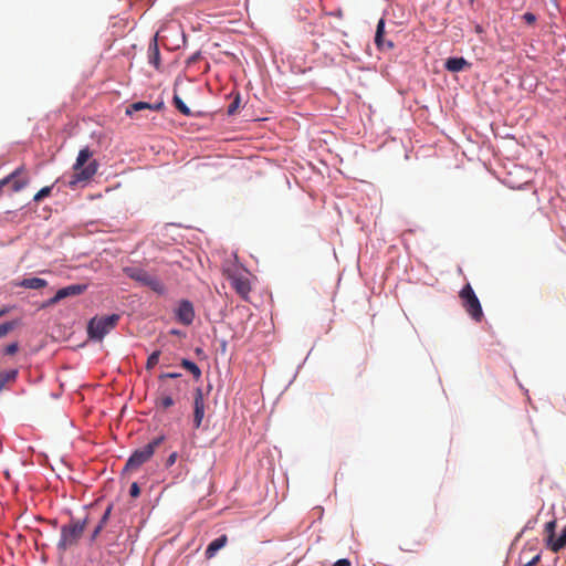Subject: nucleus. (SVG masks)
<instances>
[{
	"label": "nucleus",
	"mask_w": 566,
	"mask_h": 566,
	"mask_svg": "<svg viewBox=\"0 0 566 566\" xmlns=\"http://www.w3.org/2000/svg\"><path fill=\"white\" fill-rule=\"evenodd\" d=\"M87 522L88 520L85 517L84 520H71L70 523L62 525L57 549L65 552L75 546L83 536Z\"/></svg>",
	"instance_id": "nucleus-1"
},
{
	"label": "nucleus",
	"mask_w": 566,
	"mask_h": 566,
	"mask_svg": "<svg viewBox=\"0 0 566 566\" xmlns=\"http://www.w3.org/2000/svg\"><path fill=\"white\" fill-rule=\"evenodd\" d=\"M93 156V153L88 147H84L80 150L76 161L73 165V180L70 181V185H75L81 181H87L94 177L97 172L98 164L93 160L90 161L86 166H84L90 158Z\"/></svg>",
	"instance_id": "nucleus-2"
},
{
	"label": "nucleus",
	"mask_w": 566,
	"mask_h": 566,
	"mask_svg": "<svg viewBox=\"0 0 566 566\" xmlns=\"http://www.w3.org/2000/svg\"><path fill=\"white\" fill-rule=\"evenodd\" d=\"M165 437L159 436L151 440L146 446L135 450L133 454L128 458L125 470L126 471H136L138 470L144 463L150 460V458L154 455L155 450L164 442Z\"/></svg>",
	"instance_id": "nucleus-3"
},
{
	"label": "nucleus",
	"mask_w": 566,
	"mask_h": 566,
	"mask_svg": "<svg viewBox=\"0 0 566 566\" xmlns=\"http://www.w3.org/2000/svg\"><path fill=\"white\" fill-rule=\"evenodd\" d=\"M119 318L118 314L93 317L87 325V334L90 338L102 340L105 335L116 327Z\"/></svg>",
	"instance_id": "nucleus-4"
},
{
	"label": "nucleus",
	"mask_w": 566,
	"mask_h": 566,
	"mask_svg": "<svg viewBox=\"0 0 566 566\" xmlns=\"http://www.w3.org/2000/svg\"><path fill=\"white\" fill-rule=\"evenodd\" d=\"M124 273L132 280L157 293H164L165 286L156 276L149 274L146 270L136 266L124 268Z\"/></svg>",
	"instance_id": "nucleus-5"
},
{
	"label": "nucleus",
	"mask_w": 566,
	"mask_h": 566,
	"mask_svg": "<svg viewBox=\"0 0 566 566\" xmlns=\"http://www.w3.org/2000/svg\"><path fill=\"white\" fill-rule=\"evenodd\" d=\"M460 298L462 300V306L465 312L470 315V317L475 322H481L483 318V311L481 303L475 295L472 286L468 283L460 291Z\"/></svg>",
	"instance_id": "nucleus-6"
},
{
	"label": "nucleus",
	"mask_w": 566,
	"mask_h": 566,
	"mask_svg": "<svg viewBox=\"0 0 566 566\" xmlns=\"http://www.w3.org/2000/svg\"><path fill=\"white\" fill-rule=\"evenodd\" d=\"M87 289V285L85 284H72L65 287L60 289L53 297L46 301L44 306H53L60 301L83 294Z\"/></svg>",
	"instance_id": "nucleus-7"
},
{
	"label": "nucleus",
	"mask_w": 566,
	"mask_h": 566,
	"mask_svg": "<svg viewBox=\"0 0 566 566\" xmlns=\"http://www.w3.org/2000/svg\"><path fill=\"white\" fill-rule=\"evenodd\" d=\"M205 396L203 391L200 387L195 389L193 392V427L199 429L201 427L202 420L205 418Z\"/></svg>",
	"instance_id": "nucleus-8"
},
{
	"label": "nucleus",
	"mask_w": 566,
	"mask_h": 566,
	"mask_svg": "<svg viewBox=\"0 0 566 566\" xmlns=\"http://www.w3.org/2000/svg\"><path fill=\"white\" fill-rule=\"evenodd\" d=\"M229 280L231 286L235 290V292L244 300H248L249 293L251 291L250 281L245 274L242 273H231L229 274Z\"/></svg>",
	"instance_id": "nucleus-9"
},
{
	"label": "nucleus",
	"mask_w": 566,
	"mask_h": 566,
	"mask_svg": "<svg viewBox=\"0 0 566 566\" xmlns=\"http://www.w3.org/2000/svg\"><path fill=\"white\" fill-rule=\"evenodd\" d=\"M4 179H8V185H11V189L14 192L22 190L28 186L30 178L24 169V167H19L10 175H8Z\"/></svg>",
	"instance_id": "nucleus-10"
},
{
	"label": "nucleus",
	"mask_w": 566,
	"mask_h": 566,
	"mask_svg": "<svg viewBox=\"0 0 566 566\" xmlns=\"http://www.w3.org/2000/svg\"><path fill=\"white\" fill-rule=\"evenodd\" d=\"M180 382L176 384L172 388H169L166 385H160V394L156 400L157 406L163 409H168L175 405V400L172 398V391L179 392L181 390Z\"/></svg>",
	"instance_id": "nucleus-11"
},
{
	"label": "nucleus",
	"mask_w": 566,
	"mask_h": 566,
	"mask_svg": "<svg viewBox=\"0 0 566 566\" xmlns=\"http://www.w3.org/2000/svg\"><path fill=\"white\" fill-rule=\"evenodd\" d=\"M177 319L182 325H190L195 318V308L191 302L184 300L176 310Z\"/></svg>",
	"instance_id": "nucleus-12"
},
{
	"label": "nucleus",
	"mask_w": 566,
	"mask_h": 566,
	"mask_svg": "<svg viewBox=\"0 0 566 566\" xmlns=\"http://www.w3.org/2000/svg\"><path fill=\"white\" fill-rule=\"evenodd\" d=\"M147 57H148V63L151 64L157 71L161 70V60H160V51H159L157 34H155L151 38V40L148 44Z\"/></svg>",
	"instance_id": "nucleus-13"
},
{
	"label": "nucleus",
	"mask_w": 566,
	"mask_h": 566,
	"mask_svg": "<svg viewBox=\"0 0 566 566\" xmlns=\"http://www.w3.org/2000/svg\"><path fill=\"white\" fill-rule=\"evenodd\" d=\"M228 543V536L226 534L220 537L213 539L207 547L205 555L208 559L214 557V555L223 548Z\"/></svg>",
	"instance_id": "nucleus-14"
},
{
	"label": "nucleus",
	"mask_w": 566,
	"mask_h": 566,
	"mask_svg": "<svg viewBox=\"0 0 566 566\" xmlns=\"http://www.w3.org/2000/svg\"><path fill=\"white\" fill-rule=\"evenodd\" d=\"M444 66L449 72H461L470 67L471 64L464 57H450L446 61Z\"/></svg>",
	"instance_id": "nucleus-15"
},
{
	"label": "nucleus",
	"mask_w": 566,
	"mask_h": 566,
	"mask_svg": "<svg viewBox=\"0 0 566 566\" xmlns=\"http://www.w3.org/2000/svg\"><path fill=\"white\" fill-rule=\"evenodd\" d=\"M163 106H164V103H158V104L151 105L146 102H135L126 108V114L132 115L134 112H139L143 109L158 111V109H161Z\"/></svg>",
	"instance_id": "nucleus-16"
},
{
	"label": "nucleus",
	"mask_w": 566,
	"mask_h": 566,
	"mask_svg": "<svg viewBox=\"0 0 566 566\" xmlns=\"http://www.w3.org/2000/svg\"><path fill=\"white\" fill-rule=\"evenodd\" d=\"M112 510H113V505L109 504L104 514L102 515L98 524L96 525V527L94 528L92 535H91V541L94 542L97 536L101 534V532L103 531V528L105 527V525L107 524L109 517H111V513H112Z\"/></svg>",
	"instance_id": "nucleus-17"
},
{
	"label": "nucleus",
	"mask_w": 566,
	"mask_h": 566,
	"mask_svg": "<svg viewBox=\"0 0 566 566\" xmlns=\"http://www.w3.org/2000/svg\"><path fill=\"white\" fill-rule=\"evenodd\" d=\"M18 285L24 289L39 290L45 287L48 282L40 277H29L23 279Z\"/></svg>",
	"instance_id": "nucleus-18"
},
{
	"label": "nucleus",
	"mask_w": 566,
	"mask_h": 566,
	"mask_svg": "<svg viewBox=\"0 0 566 566\" xmlns=\"http://www.w3.org/2000/svg\"><path fill=\"white\" fill-rule=\"evenodd\" d=\"M548 546L554 553L563 549L566 546V532L563 530L562 534L556 539H554L553 535H549Z\"/></svg>",
	"instance_id": "nucleus-19"
},
{
	"label": "nucleus",
	"mask_w": 566,
	"mask_h": 566,
	"mask_svg": "<svg viewBox=\"0 0 566 566\" xmlns=\"http://www.w3.org/2000/svg\"><path fill=\"white\" fill-rule=\"evenodd\" d=\"M384 31H385V22H384V20H379V22L377 24L376 35H375V43L377 44V46L379 49H382L386 46L385 41L382 39ZM387 48L391 49L392 43L387 42Z\"/></svg>",
	"instance_id": "nucleus-20"
},
{
	"label": "nucleus",
	"mask_w": 566,
	"mask_h": 566,
	"mask_svg": "<svg viewBox=\"0 0 566 566\" xmlns=\"http://www.w3.org/2000/svg\"><path fill=\"white\" fill-rule=\"evenodd\" d=\"M17 377H18L17 369H11V370L0 373V391L2 390V388L4 387V385L7 382L15 381Z\"/></svg>",
	"instance_id": "nucleus-21"
},
{
	"label": "nucleus",
	"mask_w": 566,
	"mask_h": 566,
	"mask_svg": "<svg viewBox=\"0 0 566 566\" xmlns=\"http://www.w3.org/2000/svg\"><path fill=\"white\" fill-rule=\"evenodd\" d=\"M181 366L188 370L189 373L192 374V376L198 380L200 377H201V369L198 367L197 364H195L193 361L189 360V359H186L184 358L181 360Z\"/></svg>",
	"instance_id": "nucleus-22"
},
{
	"label": "nucleus",
	"mask_w": 566,
	"mask_h": 566,
	"mask_svg": "<svg viewBox=\"0 0 566 566\" xmlns=\"http://www.w3.org/2000/svg\"><path fill=\"white\" fill-rule=\"evenodd\" d=\"M18 326L15 321L6 322L0 325V339L6 337L10 332H12Z\"/></svg>",
	"instance_id": "nucleus-23"
},
{
	"label": "nucleus",
	"mask_w": 566,
	"mask_h": 566,
	"mask_svg": "<svg viewBox=\"0 0 566 566\" xmlns=\"http://www.w3.org/2000/svg\"><path fill=\"white\" fill-rule=\"evenodd\" d=\"M174 104L176 108L184 115H190L189 107L182 102L178 95H174Z\"/></svg>",
	"instance_id": "nucleus-24"
},
{
	"label": "nucleus",
	"mask_w": 566,
	"mask_h": 566,
	"mask_svg": "<svg viewBox=\"0 0 566 566\" xmlns=\"http://www.w3.org/2000/svg\"><path fill=\"white\" fill-rule=\"evenodd\" d=\"M159 356H160L159 350H155L154 353H151L147 359L146 369H148V370L153 369L158 364Z\"/></svg>",
	"instance_id": "nucleus-25"
},
{
	"label": "nucleus",
	"mask_w": 566,
	"mask_h": 566,
	"mask_svg": "<svg viewBox=\"0 0 566 566\" xmlns=\"http://www.w3.org/2000/svg\"><path fill=\"white\" fill-rule=\"evenodd\" d=\"M52 191V187L50 186H46V187H43L42 189H40L33 197V200L39 202L41 201L43 198L50 196Z\"/></svg>",
	"instance_id": "nucleus-26"
},
{
	"label": "nucleus",
	"mask_w": 566,
	"mask_h": 566,
	"mask_svg": "<svg viewBox=\"0 0 566 566\" xmlns=\"http://www.w3.org/2000/svg\"><path fill=\"white\" fill-rule=\"evenodd\" d=\"M239 105H240V97L237 96L231 103L230 105L228 106V114L229 115H233L238 108H239Z\"/></svg>",
	"instance_id": "nucleus-27"
},
{
	"label": "nucleus",
	"mask_w": 566,
	"mask_h": 566,
	"mask_svg": "<svg viewBox=\"0 0 566 566\" xmlns=\"http://www.w3.org/2000/svg\"><path fill=\"white\" fill-rule=\"evenodd\" d=\"M181 376V374L179 373H165V374H161L159 376V381L161 382V385H165V380L167 379H175V378H179Z\"/></svg>",
	"instance_id": "nucleus-28"
},
{
	"label": "nucleus",
	"mask_w": 566,
	"mask_h": 566,
	"mask_svg": "<svg viewBox=\"0 0 566 566\" xmlns=\"http://www.w3.org/2000/svg\"><path fill=\"white\" fill-rule=\"evenodd\" d=\"M18 350H19V344L11 343L4 347L3 353L6 355H14Z\"/></svg>",
	"instance_id": "nucleus-29"
},
{
	"label": "nucleus",
	"mask_w": 566,
	"mask_h": 566,
	"mask_svg": "<svg viewBox=\"0 0 566 566\" xmlns=\"http://www.w3.org/2000/svg\"><path fill=\"white\" fill-rule=\"evenodd\" d=\"M129 494H130V496H133V497H137V496H139V494H140V489H139V486H138V484H137L136 482H134V483L130 485Z\"/></svg>",
	"instance_id": "nucleus-30"
},
{
	"label": "nucleus",
	"mask_w": 566,
	"mask_h": 566,
	"mask_svg": "<svg viewBox=\"0 0 566 566\" xmlns=\"http://www.w3.org/2000/svg\"><path fill=\"white\" fill-rule=\"evenodd\" d=\"M523 20L527 24H533L536 21V17L532 12H526V13L523 14Z\"/></svg>",
	"instance_id": "nucleus-31"
},
{
	"label": "nucleus",
	"mask_w": 566,
	"mask_h": 566,
	"mask_svg": "<svg viewBox=\"0 0 566 566\" xmlns=\"http://www.w3.org/2000/svg\"><path fill=\"white\" fill-rule=\"evenodd\" d=\"M177 452H172L168 458H167V461H166V465L167 467H171L176 463L177 461Z\"/></svg>",
	"instance_id": "nucleus-32"
},
{
	"label": "nucleus",
	"mask_w": 566,
	"mask_h": 566,
	"mask_svg": "<svg viewBox=\"0 0 566 566\" xmlns=\"http://www.w3.org/2000/svg\"><path fill=\"white\" fill-rule=\"evenodd\" d=\"M541 559V554H536L533 558H531L528 562L525 563V566H534L536 565Z\"/></svg>",
	"instance_id": "nucleus-33"
},
{
	"label": "nucleus",
	"mask_w": 566,
	"mask_h": 566,
	"mask_svg": "<svg viewBox=\"0 0 566 566\" xmlns=\"http://www.w3.org/2000/svg\"><path fill=\"white\" fill-rule=\"evenodd\" d=\"M554 527H555V522L554 521L548 522L546 524V531L549 533V535L554 536Z\"/></svg>",
	"instance_id": "nucleus-34"
},
{
	"label": "nucleus",
	"mask_w": 566,
	"mask_h": 566,
	"mask_svg": "<svg viewBox=\"0 0 566 566\" xmlns=\"http://www.w3.org/2000/svg\"><path fill=\"white\" fill-rule=\"evenodd\" d=\"M334 17H337V18H342L343 17V12L342 10H337L336 12L332 13Z\"/></svg>",
	"instance_id": "nucleus-35"
},
{
	"label": "nucleus",
	"mask_w": 566,
	"mask_h": 566,
	"mask_svg": "<svg viewBox=\"0 0 566 566\" xmlns=\"http://www.w3.org/2000/svg\"><path fill=\"white\" fill-rule=\"evenodd\" d=\"M475 32H476V33H481V32H482V27L478 24V25L475 27Z\"/></svg>",
	"instance_id": "nucleus-36"
},
{
	"label": "nucleus",
	"mask_w": 566,
	"mask_h": 566,
	"mask_svg": "<svg viewBox=\"0 0 566 566\" xmlns=\"http://www.w3.org/2000/svg\"><path fill=\"white\" fill-rule=\"evenodd\" d=\"M7 312H8V310H7V308H2V310L0 311V317H2Z\"/></svg>",
	"instance_id": "nucleus-37"
},
{
	"label": "nucleus",
	"mask_w": 566,
	"mask_h": 566,
	"mask_svg": "<svg viewBox=\"0 0 566 566\" xmlns=\"http://www.w3.org/2000/svg\"><path fill=\"white\" fill-rule=\"evenodd\" d=\"M564 531L566 532V527L564 528Z\"/></svg>",
	"instance_id": "nucleus-38"
}]
</instances>
